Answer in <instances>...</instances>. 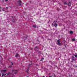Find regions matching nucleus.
Returning a JSON list of instances; mask_svg holds the SVG:
<instances>
[{"instance_id":"f257e3e1","label":"nucleus","mask_w":77,"mask_h":77,"mask_svg":"<svg viewBox=\"0 0 77 77\" xmlns=\"http://www.w3.org/2000/svg\"><path fill=\"white\" fill-rule=\"evenodd\" d=\"M53 25L55 26V27H57L58 26L57 23V22H54L53 23Z\"/></svg>"},{"instance_id":"f03ea898","label":"nucleus","mask_w":77,"mask_h":77,"mask_svg":"<svg viewBox=\"0 0 77 77\" xmlns=\"http://www.w3.org/2000/svg\"><path fill=\"white\" fill-rule=\"evenodd\" d=\"M57 45H60V39H59L57 41Z\"/></svg>"},{"instance_id":"7ed1b4c3","label":"nucleus","mask_w":77,"mask_h":77,"mask_svg":"<svg viewBox=\"0 0 77 77\" xmlns=\"http://www.w3.org/2000/svg\"><path fill=\"white\" fill-rule=\"evenodd\" d=\"M12 71L14 72L15 74H17V70H12Z\"/></svg>"},{"instance_id":"20e7f679","label":"nucleus","mask_w":77,"mask_h":77,"mask_svg":"<svg viewBox=\"0 0 77 77\" xmlns=\"http://www.w3.org/2000/svg\"><path fill=\"white\" fill-rule=\"evenodd\" d=\"M26 73H29V68H28L26 70Z\"/></svg>"},{"instance_id":"39448f33","label":"nucleus","mask_w":77,"mask_h":77,"mask_svg":"<svg viewBox=\"0 0 77 77\" xmlns=\"http://www.w3.org/2000/svg\"><path fill=\"white\" fill-rule=\"evenodd\" d=\"M17 3H18V4H19V5H21V1L20 0L19 1L17 2Z\"/></svg>"},{"instance_id":"423d86ee","label":"nucleus","mask_w":77,"mask_h":77,"mask_svg":"<svg viewBox=\"0 0 77 77\" xmlns=\"http://www.w3.org/2000/svg\"><path fill=\"white\" fill-rule=\"evenodd\" d=\"M6 75V74L4 72L2 73V77H4L5 75Z\"/></svg>"},{"instance_id":"0eeeda50","label":"nucleus","mask_w":77,"mask_h":77,"mask_svg":"<svg viewBox=\"0 0 77 77\" xmlns=\"http://www.w3.org/2000/svg\"><path fill=\"white\" fill-rule=\"evenodd\" d=\"M18 56H19V54H16L15 56V57H18Z\"/></svg>"},{"instance_id":"6e6552de","label":"nucleus","mask_w":77,"mask_h":77,"mask_svg":"<svg viewBox=\"0 0 77 77\" xmlns=\"http://www.w3.org/2000/svg\"><path fill=\"white\" fill-rule=\"evenodd\" d=\"M70 34H73V31H70Z\"/></svg>"},{"instance_id":"1a4fd4ad","label":"nucleus","mask_w":77,"mask_h":77,"mask_svg":"<svg viewBox=\"0 0 77 77\" xmlns=\"http://www.w3.org/2000/svg\"><path fill=\"white\" fill-rule=\"evenodd\" d=\"M2 72H5L6 71V69L5 70H2Z\"/></svg>"},{"instance_id":"9d476101","label":"nucleus","mask_w":77,"mask_h":77,"mask_svg":"<svg viewBox=\"0 0 77 77\" xmlns=\"http://www.w3.org/2000/svg\"><path fill=\"white\" fill-rule=\"evenodd\" d=\"M68 5H69L70 6L71 5V3L70 2V3H69Z\"/></svg>"},{"instance_id":"9b49d317","label":"nucleus","mask_w":77,"mask_h":77,"mask_svg":"<svg viewBox=\"0 0 77 77\" xmlns=\"http://www.w3.org/2000/svg\"><path fill=\"white\" fill-rule=\"evenodd\" d=\"M33 27L35 28H36V25H33Z\"/></svg>"},{"instance_id":"f8f14e48","label":"nucleus","mask_w":77,"mask_h":77,"mask_svg":"<svg viewBox=\"0 0 77 77\" xmlns=\"http://www.w3.org/2000/svg\"><path fill=\"white\" fill-rule=\"evenodd\" d=\"M75 57H77V55H75Z\"/></svg>"},{"instance_id":"ddd939ff","label":"nucleus","mask_w":77,"mask_h":77,"mask_svg":"<svg viewBox=\"0 0 77 77\" xmlns=\"http://www.w3.org/2000/svg\"><path fill=\"white\" fill-rule=\"evenodd\" d=\"M72 41H75V39L74 38H73L72 39Z\"/></svg>"},{"instance_id":"4468645a","label":"nucleus","mask_w":77,"mask_h":77,"mask_svg":"<svg viewBox=\"0 0 77 77\" xmlns=\"http://www.w3.org/2000/svg\"><path fill=\"white\" fill-rule=\"evenodd\" d=\"M65 5H67V3H66V2H65L64 3Z\"/></svg>"},{"instance_id":"2eb2a0df","label":"nucleus","mask_w":77,"mask_h":77,"mask_svg":"<svg viewBox=\"0 0 77 77\" xmlns=\"http://www.w3.org/2000/svg\"><path fill=\"white\" fill-rule=\"evenodd\" d=\"M9 66L10 68H11V66Z\"/></svg>"},{"instance_id":"dca6fc26","label":"nucleus","mask_w":77,"mask_h":77,"mask_svg":"<svg viewBox=\"0 0 77 77\" xmlns=\"http://www.w3.org/2000/svg\"><path fill=\"white\" fill-rule=\"evenodd\" d=\"M10 73H8V75H9V74Z\"/></svg>"},{"instance_id":"f3484780","label":"nucleus","mask_w":77,"mask_h":77,"mask_svg":"<svg viewBox=\"0 0 77 77\" xmlns=\"http://www.w3.org/2000/svg\"><path fill=\"white\" fill-rule=\"evenodd\" d=\"M7 9H8V7H6V8Z\"/></svg>"},{"instance_id":"a211bd4d","label":"nucleus","mask_w":77,"mask_h":77,"mask_svg":"<svg viewBox=\"0 0 77 77\" xmlns=\"http://www.w3.org/2000/svg\"><path fill=\"white\" fill-rule=\"evenodd\" d=\"M5 1H8V0H5Z\"/></svg>"},{"instance_id":"6ab92c4d","label":"nucleus","mask_w":77,"mask_h":77,"mask_svg":"<svg viewBox=\"0 0 77 77\" xmlns=\"http://www.w3.org/2000/svg\"><path fill=\"white\" fill-rule=\"evenodd\" d=\"M72 58H73L74 57V56H72Z\"/></svg>"},{"instance_id":"aec40b11","label":"nucleus","mask_w":77,"mask_h":77,"mask_svg":"<svg viewBox=\"0 0 77 77\" xmlns=\"http://www.w3.org/2000/svg\"><path fill=\"white\" fill-rule=\"evenodd\" d=\"M2 11H5V10H2Z\"/></svg>"},{"instance_id":"412c9836","label":"nucleus","mask_w":77,"mask_h":77,"mask_svg":"<svg viewBox=\"0 0 77 77\" xmlns=\"http://www.w3.org/2000/svg\"><path fill=\"white\" fill-rule=\"evenodd\" d=\"M11 63L12 64V65H13V64H12V63Z\"/></svg>"},{"instance_id":"4be33fe9","label":"nucleus","mask_w":77,"mask_h":77,"mask_svg":"<svg viewBox=\"0 0 77 77\" xmlns=\"http://www.w3.org/2000/svg\"><path fill=\"white\" fill-rule=\"evenodd\" d=\"M32 65V64L31 63V65Z\"/></svg>"},{"instance_id":"5701e85b","label":"nucleus","mask_w":77,"mask_h":77,"mask_svg":"<svg viewBox=\"0 0 77 77\" xmlns=\"http://www.w3.org/2000/svg\"><path fill=\"white\" fill-rule=\"evenodd\" d=\"M35 48H37V47H35Z\"/></svg>"},{"instance_id":"b1692460","label":"nucleus","mask_w":77,"mask_h":77,"mask_svg":"<svg viewBox=\"0 0 77 77\" xmlns=\"http://www.w3.org/2000/svg\"><path fill=\"white\" fill-rule=\"evenodd\" d=\"M43 77H45V76H43Z\"/></svg>"},{"instance_id":"393cba45","label":"nucleus","mask_w":77,"mask_h":77,"mask_svg":"<svg viewBox=\"0 0 77 77\" xmlns=\"http://www.w3.org/2000/svg\"><path fill=\"white\" fill-rule=\"evenodd\" d=\"M49 77H51V76H49Z\"/></svg>"}]
</instances>
